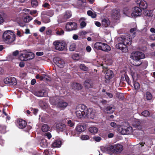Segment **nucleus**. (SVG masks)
<instances>
[{"label": "nucleus", "mask_w": 155, "mask_h": 155, "mask_svg": "<svg viewBox=\"0 0 155 155\" xmlns=\"http://www.w3.org/2000/svg\"><path fill=\"white\" fill-rule=\"evenodd\" d=\"M39 119L42 122L45 123H48L51 121L50 117H41V119L39 118Z\"/></svg>", "instance_id": "obj_25"}, {"label": "nucleus", "mask_w": 155, "mask_h": 155, "mask_svg": "<svg viewBox=\"0 0 155 155\" xmlns=\"http://www.w3.org/2000/svg\"><path fill=\"white\" fill-rule=\"evenodd\" d=\"M27 54V60L33 59L35 57V54L32 52H26Z\"/></svg>", "instance_id": "obj_34"}, {"label": "nucleus", "mask_w": 155, "mask_h": 155, "mask_svg": "<svg viewBox=\"0 0 155 155\" xmlns=\"http://www.w3.org/2000/svg\"><path fill=\"white\" fill-rule=\"evenodd\" d=\"M133 84L136 90H138L140 88V85L137 82L134 81Z\"/></svg>", "instance_id": "obj_46"}, {"label": "nucleus", "mask_w": 155, "mask_h": 155, "mask_svg": "<svg viewBox=\"0 0 155 155\" xmlns=\"http://www.w3.org/2000/svg\"><path fill=\"white\" fill-rule=\"evenodd\" d=\"M37 12V11L35 10H33L31 11H30V14L31 15H33L34 14H35Z\"/></svg>", "instance_id": "obj_62"}, {"label": "nucleus", "mask_w": 155, "mask_h": 155, "mask_svg": "<svg viewBox=\"0 0 155 155\" xmlns=\"http://www.w3.org/2000/svg\"><path fill=\"white\" fill-rule=\"evenodd\" d=\"M131 74L134 81L137 79L138 74L136 72L132 71L131 72Z\"/></svg>", "instance_id": "obj_39"}, {"label": "nucleus", "mask_w": 155, "mask_h": 155, "mask_svg": "<svg viewBox=\"0 0 155 155\" xmlns=\"http://www.w3.org/2000/svg\"><path fill=\"white\" fill-rule=\"evenodd\" d=\"M53 44L56 49L62 51L66 49V45L65 44L59 41H55L54 42Z\"/></svg>", "instance_id": "obj_8"}, {"label": "nucleus", "mask_w": 155, "mask_h": 155, "mask_svg": "<svg viewBox=\"0 0 155 155\" xmlns=\"http://www.w3.org/2000/svg\"><path fill=\"white\" fill-rule=\"evenodd\" d=\"M126 129L127 134H131L133 132V128L132 127L130 126L128 123H127V125H126Z\"/></svg>", "instance_id": "obj_28"}, {"label": "nucleus", "mask_w": 155, "mask_h": 155, "mask_svg": "<svg viewBox=\"0 0 155 155\" xmlns=\"http://www.w3.org/2000/svg\"><path fill=\"white\" fill-rule=\"evenodd\" d=\"M114 76V74L111 70H107L105 72V82L106 83H108L109 82L110 80Z\"/></svg>", "instance_id": "obj_10"}, {"label": "nucleus", "mask_w": 155, "mask_h": 155, "mask_svg": "<svg viewBox=\"0 0 155 155\" xmlns=\"http://www.w3.org/2000/svg\"><path fill=\"white\" fill-rule=\"evenodd\" d=\"M84 85L87 88H91L92 87V81L91 80H86L84 83Z\"/></svg>", "instance_id": "obj_24"}, {"label": "nucleus", "mask_w": 155, "mask_h": 155, "mask_svg": "<svg viewBox=\"0 0 155 155\" xmlns=\"http://www.w3.org/2000/svg\"><path fill=\"white\" fill-rule=\"evenodd\" d=\"M141 114L143 116H148L150 115V113L148 111L145 110L141 113Z\"/></svg>", "instance_id": "obj_51"}, {"label": "nucleus", "mask_w": 155, "mask_h": 155, "mask_svg": "<svg viewBox=\"0 0 155 155\" xmlns=\"http://www.w3.org/2000/svg\"><path fill=\"white\" fill-rule=\"evenodd\" d=\"M87 13L89 16H91L93 18H94L96 17L97 15L95 13L91 11H88Z\"/></svg>", "instance_id": "obj_38"}, {"label": "nucleus", "mask_w": 155, "mask_h": 155, "mask_svg": "<svg viewBox=\"0 0 155 155\" xmlns=\"http://www.w3.org/2000/svg\"><path fill=\"white\" fill-rule=\"evenodd\" d=\"M137 3L139 5L140 8L143 9H146L147 7V4L144 0H137Z\"/></svg>", "instance_id": "obj_16"}, {"label": "nucleus", "mask_w": 155, "mask_h": 155, "mask_svg": "<svg viewBox=\"0 0 155 155\" xmlns=\"http://www.w3.org/2000/svg\"><path fill=\"white\" fill-rule=\"evenodd\" d=\"M72 87L74 89L80 90L82 89V86L81 85L78 83H74L72 85Z\"/></svg>", "instance_id": "obj_32"}, {"label": "nucleus", "mask_w": 155, "mask_h": 155, "mask_svg": "<svg viewBox=\"0 0 155 155\" xmlns=\"http://www.w3.org/2000/svg\"><path fill=\"white\" fill-rule=\"evenodd\" d=\"M94 48L104 51H108L110 50V47L107 44L101 42H97L94 45Z\"/></svg>", "instance_id": "obj_5"}, {"label": "nucleus", "mask_w": 155, "mask_h": 155, "mask_svg": "<svg viewBox=\"0 0 155 155\" xmlns=\"http://www.w3.org/2000/svg\"><path fill=\"white\" fill-rule=\"evenodd\" d=\"M86 129V126L81 125H78L76 128V130L79 132L84 131Z\"/></svg>", "instance_id": "obj_23"}, {"label": "nucleus", "mask_w": 155, "mask_h": 155, "mask_svg": "<svg viewBox=\"0 0 155 155\" xmlns=\"http://www.w3.org/2000/svg\"><path fill=\"white\" fill-rule=\"evenodd\" d=\"M144 15L148 17H151L152 16V12L151 11L146 10L144 13Z\"/></svg>", "instance_id": "obj_42"}, {"label": "nucleus", "mask_w": 155, "mask_h": 155, "mask_svg": "<svg viewBox=\"0 0 155 155\" xmlns=\"http://www.w3.org/2000/svg\"><path fill=\"white\" fill-rule=\"evenodd\" d=\"M10 113H9L7 112L6 111H5V109L4 108L3 109V110L2 111L1 110H0V115L4 116H9Z\"/></svg>", "instance_id": "obj_37"}, {"label": "nucleus", "mask_w": 155, "mask_h": 155, "mask_svg": "<svg viewBox=\"0 0 155 155\" xmlns=\"http://www.w3.org/2000/svg\"><path fill=\"white\" fill-rule=\"evenodd\" d=\"M116 96L120 99H123L124 97L123 94L121 93H117Z\"/></svg>", "instance_id": "obj_54"}, {"label": "nucleus", "mask_w": 155, "mask_h": 155, "mask_svg": "<svg viewBox=\"0 0 155 155\" xmlns=\"http://www.w3.org/2000/svg\"><path fill=\"white\" fill-rule=\"evenodd\" d=\"M125 80L127 82V83L128 84H129L130 83V81L129 79V78L127 76H125Z\"/></svg>", "instance_id": "obj_63"}, {"label": "nucleus", "mask_w": 155, "mask_h": 155, "mask_svg": "<svg viewBox=\"0 0 155 155\" xmlns=\"http://www.w3.org/2000/svg\"><path fill=\"white\" fill-rule=\"evenodd\" d=\"M64 33V31L61 29H58L56 32V34L59 35H63Z\"/></svg>", "instance_id": "obj_50"}, {"label": "nucleus", "mask_w": 155, "mask_h": 155, "mask_svg": "<svg viewBox=\"0 0 155 155\" xmlns=\"http://www.w3.org/2000/svg\"><path fill=\"white\" fill-rule=\"evenodd\" d=\"M32 93L35 95L39 97L46 96L47 94V92L44 89L33 91Z\"/></svg>", "instance_id": "obj_13"}, {"label": "nucleus", "mask_w": 155, "mask_h": 155, "mask_svg": "<svg viewBox=\"0 0 155 155\" xmlns=\"http://www.w3.org/2000/svg\"><path fill=\"white\" fill-rule=\"evenodd\" d=\"M76 48V45L75 43H73L71 44L69 47V49L71 51H74Z\"/></svg>", "instance_id": "obj_43"}, {"label": "nucleus", "mask_w": 155, "mask_h": 155, "mask_svg": "<svg viewBox=\"0 0 155 155\" xmlns=\"http://www.w3.org/2000/svg\"><path fill=\"white\" fill-rule=\"evenodd\" d=\"M61 144V142L59 140H55L52 144L51 147L52 148L59 147Z\"/></svg>", "instance_id": "obj_22"}, {"label": "nucleus", "mask_w": 155, "mask_h": 155, "mask_svg": "<svg viewBox=\"0 0 155 155\" xmlns=\"http://www.w3.org/2000/svg\"><path fill=\"white\" fill-rule=\"evenodd\" d=\"M124 13L125 14H127L129 15L130 13V10L128 9L127 8H124Z\"/></svg>", "instance_id": "obj_61"}, {"label": "nucleus", "mask_w": 155, "mask_h": 155, "mask_svg": "<svg viewBox=\"0 0 155 155\" xmlns=\"http://www.w3.org/2000/svg\"><path fill=\"white\" fill-rule=\"evenodd\" d=\"M127 125V123H125L123 125L120 126L118 127V130L119 132L122 134L124 135L127 134L126 125Z\"/></svg>", "instance_id": "obj_19"}, {"label": "nucleus", "mask_w": 155, "mask_h": 155, "mask_svg": "<svg viewBox=\"0 0 155 155\" xmlns=\"http://www.w3.org/2000/svg\"><path fill=\"white\" fill-rule=\"evenodd\" d=\"M140 124V122L139 120L135 119L134 121L132 123V124L133 126L135 128L140 130L142 129V127Z\"/></svg>", "instance_id": "obj_18"}, {"label": "nucleus", "mask_w": 155, "mask_h": 155, "mask_svg": "<svg viewBox=\"0 0 155 155\" xmlns=\"http://www.w3.org/2000/svg\"><path fill=\"white\" fill-rule=\"evenodd\" d=\"M67 124L68 125L71 127H73L74 124L73 122H72L71 120H70L68 121Z\"/></svg>", "instance_id": "obj_55"}, {"label": "nucleus", "mask_w": 155, "mask_h": 155, "mask_svg": "<svg viewBox=\"0 0 155 155\" xmlns=\"http://www.w3.org/2000/svg\"><path fill=\"white\" fill-rule=\"evenodd\" d=\"M71 16V12L70 11H67L63 15H59L58 17V21L59 23L66 21L68 19L70 18Z\"/></svg>", "instance_id": "obj_6"}, {"label": "nucleus", "mask_w": 155, "mask_h": 155, "mask_svg": "<svg viewBox=\"0 0 155 155\" xmlns=\"http://www.w3.org/2000/svg\"><path fill=\"white\" fill-rule=\"evenodd\" d=\"M112 12V16L114 18L120 15V13L118 10H113Z\"/></svg>", "instance_id": "obj_36"}, {"label": "nucleus", "mask_w": 155, "mask_h": 155, "mask_svg": "<svg viewBox=\"0 0 155 155\" xmlns=\"http://www.w3.org/2000/svg\"><path fill=\"white\" fill-rule=\"evenodd\" d=\"M81 28H83L85 27L86 25V24L85 21H81L80 24Z\"/></svg>", "instance_id": "obj_60"}, {"label": "nucleus", "mask_w": 155, "mask_h": 155, "mask_svg": "<svg viewBox=\"0 0 155 155\" xmlns=\"http://www.w3.org/2000/svg\"><path fill=\"white\" fill-rule=\"evenodd\" d=\"M65 28L68 31L75 30L77 28V24L74 22H68L66 25Z\"/></svg>", "instance_id": "obj_9"}, {"label": "nucleus", "mask_w": 155, "mask_h": 155, "mask_svg": "<svg viewBox=\"0 0 155 155\" xmlns=\"http://www.w3.org/2000/svg\"><path fill=\"white\" fill-rule=\"evenodd\" d=\"M45 136L46 137H47L49 139H50L52 137L51 135L50 132H47L45 134Z\"/></svg>", "instance_id": "obj_58"}, {"label": "nucleus", "mask_w": 155, "mask_h": 155, "mask_svg": "<svg viewBox=\"0 0 155 155\" xmlns=\"http://www.w3.org/2000/svg\"><path fill=\"white\" fill-rule=\"evenodd\" d=\"M54 61L55 64L60 68H63L64 66V61L60 58H56Z\"/></svg>", "instance_id": "obj_12"}, {"label": "nucleus", "mask_w": 155, "mask_h": 155, "mask_svg": "<svg viewBox=\"0 0 155 155\" xmlns=\"http://www.w3.org/2000/svg\"><path fill=\"white\" fill-rule=\"evenodd\" d=\"M102 25L106 27L110 25V21L108 19L104 18L103 19L102 21Z\"/></svg>", "instance_id": "obj_30"}, {"label": "nucleus", "mask_w": 155, "mask_h": 155, "mask_svg": "<svg viewBox=\"0 0 155 155\" xmlns=\"http://www.w3.org/2000/svg\"><path fill=\"white\" fill-rule=\"evenodd\" d=\"M80 68L81 69L84 71H87L88 70V68L84 64H82L80 65Z\"/></svg>", "instance_id": "obj_41"}, {"label": "nucleus", "mask_w": 155, "mask_h": 155, "mask_svg": "<svg viewBox=\"0 0 155 155\" xmlns=\"http://www.w3.org/2000/svg\"><path fill=\"white\" fill-rule=\"evenodd\" d=\"M116 47L117 49L121 50L123 52H126L128 51L127 46H126L122 42L117 44Z\"/></svg>", "instance_id": "obj_15"}, {"label": "nucleus", "mask_w": 155, "mask_h": 155, "mask_svg": "<svg viewBox=\"0 0 155 155\" xmlns=\"http://www.w3.org/2000/svg\"><path fill=\"white\" fill-rule=\"evenodd\" d=\"M31 4L32 7L35 8L38 5V2L37 0H31Z\"/></svg>", "instance_id": "obj_44"}, {"label": "nucleus", "mask_w": 155, "mask_h": 155, "mask_svg": "<svg viewBox=\"0 0 155 155\" xmlns=\"http://www.w3.org/2000/svg\"><path fill=\"white\" fill-rule=\"evenodd\" d=\"M54 14V13L53 11L52 10H50L47 11L45 14L51 17L53 16Z\"/></svg>", "instance_id": "obj_48"}, {"label": "nucleus", "mask_w": 155, "mask_h": 155, "mask_svg": "<svg viewBox=\"0 0 155 155\" xmlns=\"http://www.w3.org/2000/svg\"><path fill=\"white\" fill-rule=\"evenodd\" d=\"M141 11L140 8L138 7H135L132 10V12L131 13V15L133 17H137L140 16L141 14Z\"/></svg>", "instance_id": "obj_11"}, {"label": "nucleus", "mask_w": 155, "mask_h": 155, "mask_svg": "<svg viewBox=\"0 0 155 155\" xmlns=\"http://www.w3.org/2000/svg\"><path fill=\"white\" fill-rule=\"evenodd\" d=\"M89 131L92 134H95L97 132L98 129L96 127L92 126L89 128Z\"/></svg>", "instance_id": "obj_26"}, {"label": "nucleus", "mask_w": 155, "mask_h": 155, "mask_svg": "<svg viewBox=\"0 0 155 155\" xmlns=\"http://www.w3.org/2000/svg\"><path fill=\"white\" fill-rule=\"evenodd\" d=\"M115 145V153H120L123 150V146L120 144H117Z\"/></svg>", "instance_id": "obj_20"}, {"label": "nucleus", "mask_w": 155, "mask_h": 155, "mask_svg": "<svg viewBox=\"0 0 155 155\" xmlns=\"http://www.w3.org/2000/svg\"><path fill=\"white\" fill-rule=\"evenodd\" d=\"M81 138L82 140H85L89 139V137L87 135H83L81 137Z\"/></svg>", "instance_id": "obj_59"}, {"label": "nucleus", "mask_w": 155, "mask_h": 155, "mask_svg": "<svg viewBox=\"0 0 155 155\" xmlns=\"http://www.w3.org/2000/svg\"><path fill=\"white\" fill-rule=\"evenodd\" d=\"M17 81L16 79L14 77H12V79H11V82L10 84H11L13 85H15L16 84Z\"/></svg>", "instance_id": "obj_52"}, {"label": "nucleus", "mask_w": 155, "mask_h": 155, "mask_svg": "<svg viewBox=\"0 0 155 155\" xmlns=\"http://www.w3.org/2000/svg\"><path fill=\"white\" fill-rule=\"evenodd\" d=\"M145 97L147 101L151 100L153 96L151 94L149 91H147L145 94Z\"/></svg>", "instance_id": "obj_29"}, {"label": "nucleus", "mask_w": 155, "mask_h": 155, "mask_svg": "<svg viewBox=\"0 0 155 155\" xmlns=\"http://www.w3.org/2000/svg\"><path fill=\"white\" fill-rule=\"evenodd\" d=\"M133 38L131 35L128 34L125 36H123L118 39L126 46H129L131 44V39Z\"/></svg>", "instance_id": "obj_7"}, {"label": "nucleus", "mask_w": 155, "mask_h": 155, "mask_svg": "<svg viewBox=\"0 0 155 155\" xmlns=\"http://www.w3.org/2000/svg\"><path fill=\"white\" fill-rule=\"evenodd\" d=\"M107 150L109 152L115 153V145H111L107 148Z\"/></svg>", "instance_id": "obj_33"}, {"label": "nucleus", "mask_w": 155, "mask_h": 155, "mask_svg": "<svg viewBox=\"0 0 155 155\" xmlns=\"http://www.w3.org/2000/svg\"><path fill=\"white\" fill-rule=\"evenodd\" d=\"M72 58L74 60H78L80 58V57L78 54H74L72 56Z\"/></svg>", "instance_id": "obj_49"}, {"label": "nucleus", "mask_w": 155, "mask_h": 155, "mask_svg": "<svg viewBox=\"0 0 155 155\" xmlns=\"http://www.w3.org/2000/svg\"><path fill=\"white\" fill-rule=\"evenodd\" d=\"M50 101L51 104L52 105H56L58 107L64 109L68 105V103L63 100H60L56 97L50 98Z\"/></svg>", "instance_id": "obj_4"}, {"label": "nucleus", "mask_w": 155, "mask_h": 155, "mask_svg": "<svg viewBox=\"0 0 155 155\" xmlns=\"http://www.w3.org/2000/svg\"><path fill=\"white\" fill-rule=\"evenodd\" d=\"M11 79H12V77H8L4 79V82L6 84H10Z\"/></svg>", "instance_id": "obj_47"}, {"label": "nucleus", "mask_w": 155, "mask_h": 155, "mask_svg": "<svg viewBox=\"0 0 155 155\" xmlns=\"http://www.w3.org/2000/svg\"><path fill=\"white\" fill-rule=\"evenodd\" d=\"M2 39L5 44H11L15 40V35L12 31L6 30L3 33Z\"/></svg>", "instance_id": "obj_3"}, {"label": "nucleus", "mask_w": 155, "mask_h": 155, "mask_svg": "<svg viewBox=\"0 0 155 155\" xmlns=\"http://www.w3.org/2000/svg\"><path fill=\"white\" fill-rule=\"evenodd\" d=\"M150 38L152 40H155V35H152L150 36Z\"/></svg>", "instance_id": "obj_64"}, {"label": "nucleus", "mask_w": 155, "mask_h": 155, "mask_svg": "<svg viewBox=\"0 0 155 155\" xmlns=\"http://www.w3.org/2000/svg\"><path fill=\"white\" fill-rule=\"evenodd\" d=\"M20 58L22 61H27V54L26 52L22 53L20 56Z\"/></svg>", "instance_id": "obj_31"}, {"label": "nucleus", "mask_w": 155, "mask_h": 155, "mask_svg": "<svg viewBox=\"0 0 155 155\" xmlns=\"http://www.w3.org/2000/svg\"><path fill=\"white\" fill-rule=\"evenodd\" d=\"M95 112L92 108L87 109L84 105L81 104L76 107L75 114L77 116H89L95 115Z\"/></svg>", "instance_id": "obj_1"}, {"label": "nucleus", "mask_w": 155, "mask_h": 155, "mask_svg": "<svg viewBox=\"0 0 155 155\" xmlns=\"http://www.w3.org/2000/svg\"><path fill=\"white\" fill-rule=\"evenodd\" d=\"M137 29L136 28H131L130 30V33H133V34H131L130 35H131V36L133 38H134L135 35V31H136Z\"/></svg>", "instance_id": "obj_45"}, {"label": "nucleus", "mask_w": 155, "mask_h": 155, "mask_svg": "<svg viewBox=\"0 0 155 155\" xmlns=\"http://www.w3.org/2000/svg\"><path fill=\"white\" fill-rule=\"evenodd\" d=\"M144 54L139 51L133 52L131 54L130 58L133 60L132 64L134 66H138L142 65H144V63L141 61V59L145 58Z\"/></svg>", "instance_id": "obj_2"}, {"label": "nucleus", "mask_w": 155, "mask_h": 155, "mask_svg": "<svg viewBox=\"0 0 155 155\" xmlns=\"http://www.w3.org/2000/svg\"><path fill=\"white\" fill-rule=\"evenodd\" d=\"M5 14H3L2 15V14H0V25H1L4 21L3 17H4L5 16Z\"/></svg>", "instance_id": "obj_53"}, {"label": "nucleus", "mask_w": 155, "mask_h": 155, "mask_svg": "<svg viewBox=\"0 0 155 155\" xmlns=\"http://www.w3.org/2000/svg\"><path fill=\"white\" fill-rule=\"evenodd\" d=\"M93 138L95 141H96L97 142H99L100 141L101 139V138L100 137H98H98H96V136L94 137H93Z\"/></svg>", "instance_id": "obj_57"}, {"label": "nucleus", "mask_w": 155, "mask_h": 155, "mask_svg": "<svg viewBox=\"0 0 155 155\" xmlns=\"http://www.w3.org/2000/svg\"><path fill=\"white\" fill-rule=\"evenodd\" d=\"M41 130L43 132H48L50 129V127L47 124H44L41 127Z\"/></svg>", "instance_id": "obj_27"}, {"label": "nucleus", "mask_w": 155, "mask_h": 155, "mask_svg": "<svg viewBox=\"0 0 155 155\" xmlns=\"http://www.w3.org/2000/svg\"><path fill=\"white\" fill-rule=\"evenodd\" d=\"M17 125L18 128L23 129L25 128L27 125L26 121L21 119H18L16 120Z\"/></svg>", "instance_id": "obj_14"}, {"label": "nucleus", "mask_w": 155, "mask_h": 155, "mask_svg": "<svg viewBox=\"0 0 155 155\" xmlns=\"http://www.w3.org/2000/svg\"><path fill=\"white\" fill-rule=\"evenodd\" d=\"M5 140L2 138V137L0 136V144L2 146H3L5 144Z\"/></svg>", "instance_id": "obj_56"}, {"label": "nucleus", "mask_w": 155, "mask_h": 155, "mask_svg": "<svg viewBox=\"0 0 155 155\" xmlns=\"http://www.w3.org/2000/svg\"><path fill=\"white\" fill-rule=\"evenodd\" d=\"M42 21L45 23H47L50 21V19L48 17L45 16L42 18Z\"/></svg>", "instance_id": "obj_40"}, {"label": "nucleus", "mask_w": 155, "mask_h": 155, "mask_svg": "<svg viewBox=\"0 0 155 155\" xmlns=\"http://www.w3.org/2000/svg\"><path fill=\"white\" fill-rule=\"evenodd\" d=\"M33 18L31 16L28 15L25 17L23 19L25 23L29 22Z\"/></svg>", "instance_id": "obj_35"}, {"label": "nucleus", "mask_w": 155, "mask_h": 155, "mask_svg": "<svg viewBox=\"0 0 155 155\" xmlns=\"http://www.w3.org/2000/svg\"><path fill=\"white\" fill-rule=\"evenodd\" d=\"M115 107L113 105L108 106L105 110V112L107 113L111 114L114 111Z\"/></svg>", "instance_id": "obj_21"}, {"label": "nucleus", "mask_w": 155, "mask_h": 155, "mask_svg": "<svg viewBox=\"0 0 155 155\" xmlns=\"http://www.w3.org/2000/svg\"><path fill=\"white\" fill-rule=\"evenodd\" d=\"M66 125L62 123H59L56 124V129L57 131L63 132L66 130Z\"/></svg>", "instance_id": "obj_17"}]
</instances>
